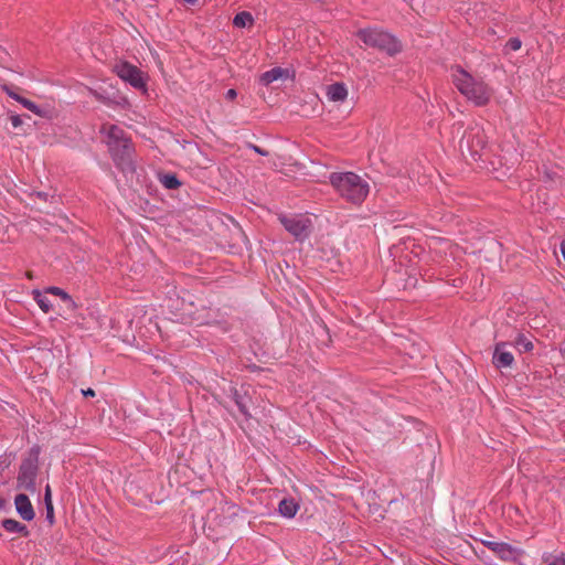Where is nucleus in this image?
<instances>
[{
  "mask_svg": "<svg viewBox=\"0 0 565 565\" xmlns=\"http://www.w3.org/2000/svg\"><path fill=\"white\" fill-rule=\"evenodd\" d=\"M102 131L107 136L106 143L117 168L124 173L134 172V147L126 131L116 125H104Z\"/></svg>",
  "mask_w": 565,
  "mask_h": 565,
  "instance_id": "obj_1",
  "label": "nucleus"
},
{
  "mask_svg": "<svg viewBox=\"0 0 565 565\" xmlns=\"http://www.w3.org/2000/svg\"><path fill=\"white\" fill-rule=\"evenodd\" d=\"M329 181L342 199L355 205H361L370 193L369 182L354 172H332Z\"/></svg>",
  "mask_w": 565,
  "mask_h": 565,
  "instance_id": "obj_2",
  "label": "nucleus"
},
{
  "mask_svg": "<svg viewBox=\"0 0 565 565\" xmlns=\"http://www.w3.org/2000/svg\"><path fill=\"white\" fill-rule=\"evenodd\" d=\"M452 81L458 90L477 106L488 104L491 98V89L482 81L475 79L461 68L454 72Z\"/></svg>",
  "mask_w": 565,
  "mask_h": 565,
  "instance_id": "obj_3",
  "label": "nucleus"
},
{
  "mask_svg": "<svg viewBox=\"0 0 565 565\" xmlns=\"http://www.w3.org/2000/svg\"><path fill=\"white\" fill-rule=\"evenodd\" d=\"M356 35L365 45L385 52L390 56H394L402 51V44L397 38L382 29H361Z\"/></svg>",
  "mask_w": 565,
  "mask_h": 565,
  "instance_id": "obj_4",
  "label": "nucleus"
},
{
  "mask_svg": "<svg viewBox=\"0 0 565 565\" xmlns=\"http://www.w3.org/2000/svg\"><path fill=\"white\" fill-rule=\"evenodd\" d=\"M39 471V449L32 448L26 458L20 465L17 478L18 489H23L31 493L36 491L35 479Z\"/></svg>",
  "mask_w": 565,
  "mask_h": 565,
  "instance_id": "obj_5",
  "label": "nucleus"
},
{
  "mask_svg": "<svg viewBox=\"0 0 565 565\" xmlns=\"http://www.w3.org/2000/svg\"><path fill=\"white\" fill-rule=\"evenodd\" d=\"M279 221L297 241H305L311 234L312 223L309 217L302 215H281Z\"/></svg>",
  "mask_w": 565,
  "mask_h": 565,
  "instance_id": "obj_6",
  "label": "nucleus"
},
{
  "mask_svg": "<svg viewBox=\"0 0 565 565\" xmlns=\"http://www.w3.org/2000/svg\"><path fill=\"white\" fill-rule=\"evenodd\" d=\"M486 143L487 140L483 130L480 127L475 126L466 130L459 142V147L462 152L467 149L471 157L476 158L477 156H480V151L484 148Z\"/></svg>",
  "mask_w": 565,
  "mask_h": 565,
  "instance_id": "obj_7",
  "label": "nucleus"
},
{
  "mask_svg": "<svg viewBox=\"0 0 565 565\" xmlns=\"http://www.w3.org/2000/svg\"><path fill=\"white\" fill-rule=\"evenodd\" d=\"M114 71L122 81L129 83L134 88H146L143 73L137 66L128 62H119L114 66Z\"/></svg>",
  "mask_w": 565,
  "mask_h": 565,
  "instance_id": "obj_8",
  "label": "nucleus"
},
{
  "mask_svg": "<svg viewBox=\"0 0 565 565\" xmlns=\"http://www.w3.org/2000/svg\"><path fill=\"white\" fill-rule=\"evenodd\" d=\"M482 544L492 551L501 561L511 562L523 555V551L505 542L482 540Z\"/></svg>",
  "mask_w": 565,
  "mask_h": 565,
  "instance_id": "obj_9",
  "label": "nucleus"
},
{
  "mask_svg": "<svg viewBox=\"0 0 565 565\" xmlns=\"http://www.w3.org/2000/svg\"><path fill=\"white\" fill-rule=\"evenodd\" d=\"M505 347V342H499L494 348L492 362L498 369L510 367L514 362L513 354L510 351H507Z\"/></svg>",
  "mask_w": 565,
  "mask_h": 565,
  "instance_id": "obj_10",
  "label": "nucleus"
},
{
  "mask_svg": "<svg viewBox=\"0 0 565 565\" xmlns=\"http://www.w3.org/2000/svg\"><path fill=\"white\" fill-rule=\"evenodd\" d=\"M17 512L24 521H32L35 516L34 509L29 497L24 493H20L14 499Z\"/></svg>",
  "mask_w": 565,
  "mask_h": 565,
  "instance_id": "obj_11",
  "label": "nucleus"
},
{
  "mask_svg": "<svg viewBox=\"0 0 565 565\" xmlns=\"http://www.w3.org/2000/svg\"><path fill=\"white\" fill-rule=\"evenodd\" d=\"M327 97L331 102H343L348 97V89L343 83H334L327 87Z\"/></svg>",
  "mask_w": 565,
  "mask_h": 565,
  "instance_id": "obj_12",
  "label": "nucleus"
},
{
  "mask_svg": "<svg viewBox=\"0 0 565 565\" xmlns=\"http://www.w3.org/2000/svg\"><path fill=\"white\" fill-rule=\"evenodd\" d=\"M299 505L292 498H284L278 504L280 515L291 519L298 512Z\"/></svg>",
  "mask_w": 565,
  "mask_h": 565,
  "instance_id": "obj_13",
  "label": "nucleus"
},
{
  "mask_svg": "<svg viewBox=\"0 0 565 565\" xmlns=\"http://www.w3.org/2000/svg\"><path fill=\"white\" fill-rule=\"evenodd\" d=\"M286 77H288L287 70H284L281 67H274V68L263 73L259 81L264 85H269V84L274 83L275 81H278L280 78H286Z\"/></svg>",
  "mask_w": 565,
  "mask_h": 565,
  "instance_id": "obj_14",
  "label": "nucleus"
},
{
  "mask_svg": "<svg viewBox=\"0 0 565 565\" xmlns=\"http://www.w3.org/2000/svg\"><path fill=\"white\" fill-rule=\"evenodd\" d=\"M2 527L7 532L19 533V534H21L24 537L29 536V534H30L28 527L23 523H20L19 521L13 520V519H6V520H3L2 521Z\"/></svg>",
  "mask_w": 565,
  "mask_h": 565,
  "instance_id": "obj_15",
  "label": "nucleus"
},
{
  "mask_svg": "<svg viewBox=\"0 0 565 565\" xmlns=\"http://www.w3.org/2000/svg\"><path fill=\"white\" fill-rule=\"evenodd\" d=\"M542 563L544 565H565L564 552H544L542 554Z\"/></svg>",
  "mask_w": 565,
  "mask_h": 565,
  "instance_id": "obj_16",
  "label": "nucleus"
},
{
  "mask_svg": "<svg viewBox=\"0 0 565 565\" xmlns=\"http://www.w3.org/2000/svg\"><path fill=\"white\" fill-rule=\"evenodd\" d=\"M46 292L61 297L62 300L66 303V308L68 310H75L76 309L75 301L72 299V297L64 289H62L60 287H49L46 289Z\"/></svg>",
  "mask_w": 565,
  "mask_h": 565,
  "instance_id": "obj_17",
  "label": "nucleus"
},
{
  "mask_svg": "<svg viewBox=\"0 0 565 565\" xmlns=\"http://www.w3.org/2000/svg\"><path fill=\"white\" fill-rule=\"evenodd\" d=\"M253 15L247 11H242L234 17L233 24L236 28H245L253 25Z\"/></svg>",
  "mask_w": 565,
  "mask_h": 565,
  "instance_id": "obj_18",
  "label": "nucleus"
},
{
  "mask_svg": "<svg viewBox=\"0 0 565 565\" xmlns=\"http://www.w3.org/2000/svg\"><path fill=\"white\" fill-rule=\"evenodd\" d=\"M160 182L166 189L174 190L178 189L181 185V182L174 174H163L160 177Z\"/></svg>",
  "mask_w": 565,
  "mask_h": 565,
  "instance_id": "obj_19",
  "label": "nucleus"
},
{
  "mask_svg": "<svg viewBox=\"0 0 565 565\" xmlns=\"http://www.w3.org/2000/svg\"><path fill=\"white\" fill-rule=\"evenodd\" d=\"M33 296H34V300L36 301L39 307L43 310V312L47 313L52 308V303L49 300V298L39 290H34Z\"/></svg>",
  "mask_w": 565,
  "mask_h": 565,
  "instance_id": "obj_20",
  "label": "nucleus"
},
{
  "mask_svg": "<svg viewBox=\"0 0 565 565\" xmlns=\"http://www.w3.org/2000/svg\"><path fill=\"white\" fill-rule=\"evenodd\" d=\"M15 100L19 102L20 104H22L26 109L31 110L32 113L38 114V115L41 114L40 107L32 100L26 99L24 97H15Z\"/></svg>",
  "mask_w": 565,
  "mask_h": 565,
  "instance_id": "obj_21",
  "label": "nucleus"
},
{
  "mask_svg": "<svg viewBox=\"0 0 565 565\" xmlns=\"http://www.w3.org/2000/svg\"><path fill=\"white\" fill-rule=\"evenodd\" d=\"M522 46V41L519 39V38H511L508 40V42L505 43V46H504V50L507 52H515V51H519Z\"/></svg>",
  "mask_w": 565,
  "mask_h": 565,
  "instance_id": "obj_22",
  "label": "nucleus"
},
{
  "mask_svg": "<svg viewBox=\"0 0 565 565\" xmlns=\"http://www.w3.org/2000/svg\"><path fill=\"white\" fill-rule=\"evenodd\" d=\"M234 401H235V404L237 405L239 412L245 415V416H248V411H247V406L246 404L244 403V397L241 396L237 392H235L234 394Z\"/></svg>",
  "mask_w": 565,
  "mask_h": 565,
  "instance_id": "obj_23",
  "label": "nucleus"
},
{
  "mask_svg": "<svg viewBox=\"0 0 565 565\" xmlns=\"http://www.w3.org/2000/svg\"><path fill=\"white\" fill-rule=\"evenodd\" d=\"M516 344L525 352H529L533 349V343L523 337L518 339Z\"/></svg>",
  "mask_w": 565,
  "mask_h": 565,
  "instance_id": "obj_24",
  "label": "nucleus"
},
{
  "mask_svg": "<svg viewBox=\"0 0 565 565\" xmlns=\"http://www.w3.org/2000/svg\"><path fill=\"white\" fill-rule=\"evenodd\" d=\"M90 94L99 102L106 104V105H110V99L106 96H104L103 94L98 93L97 90H93L90 89L89 90Z\"/></svg>",
  "mask_w": 565,
  "mask_h": 565,
  "instance_id": "obj_25",
  "label": "nucleus"
},
{
  "mask_svg": "<svg viewBox=\"0 0 565 565\" xmlns=\"http://www.w3.org/2000/svg\"><path fill=\"white\" fill-rule=\"evenodd\" d=\"M44 502H45V505L52 504V492H51V487L49 484L45 487Z\"/></svg>",
  "mask_w": 565,
  "mask_h": 565,
  "instance_id": "obj_26",
  "label": "nucleus"
},
{
  "mask_svg": "<svg viewBox=\"0 0 565 565\" xmlns=\"http://www.w3.org/2000/svg\"><path fill=\"white\" fill-rule=\"evenodd\" d=\"M46 507V518L50 520V522H53V504L45 505Z\"/></svg>",
  "mask_w": 565,
  "mask_h": 565,
  "instance_id": "obj_27",
  "label": "nucleus"
},
{
  "mask_svg": "<svg viewBox=\"0 0 565 565\" xmlns=\"http://www.w3.org/2000/svg\"><path fill=\"white\" fill-rule=\"evenodd\" d=\"M11 124L14 128H17L22 125V119L19 116H12Z\"/></svg>",
  "mask_w": 565,
  "mask_h": 565,
  "instance_id": "obj_28",
  "label": "nucleus"
},
{
  "mask_svg": "<svg viewBox=\"0 0 565 565\" xmlns=\"http://www.w3.org/2000/svg\"><path fill=\"white\" fill-rule=\"evenodd\" d=\"M236 96H237V92H236L234 88L228 89V90L226 92V95H225V97H226L227 99H230V100H232V99L236 98Z\"/></svg>",
  "mask_w": 565,
  "mask_h": 565,
  "instance_id": "obj_29",
  "label": "nucleus"
},
{
  "mask_svg": "<svg viewBox=\"0 0 565 565\" xmlns=\"http://www.w3.org/2000/svg\"><path fill=\"white\" fill-rule=\"evenodd\" d=\"M82 393L84 396H90V397L95 396V391L93 388L83 390Z\"/></svg>",
  "mask_w": 565,
  "mask_h": 565,
  "instance_id": "obj_30",
  "label": "nucleus"
},
{
  "mask_svg": "<svg viewBox=\"0 0 565 565\" xmlns=\"http://www.w3.org/2000/svg\"><path fill=\"white\" fill-rule=\"evenodd\" d=\"M253 149H254L257 153H259V154H262V156H267V154H268V152H267V151L263 150L262 148H259V147H257V146H253Z\"/></svg>",
  "mask_w": 565,
  "mask_h": 565,
  "instance_id": "obj_31",
  "label": "nucleus"
},
{
  "mask_svg": "<svg viewBox=\"0 0 565 565\" xmlns=\"http://www.w3.org/2000/svg\"><path fill=\"white\" fill-rule=\"evenodd\" d=\"M561 253L563 255V258L565 260V239L561 242Z\"/></svg>",
  "mask_w": 565,
  "mask_h": 565,
  "instance_id": "obj_32",
  "label": "nucleus"
},
{
  "mask_svg": "<svg viewBox=\"0 0 565 565\" xmlns=\"http://www.w3.org/2000/svg\"><path fill=\"white\" fill-rule=\"evenodd\" d=\"M183 1L190 6H194L198 2V0H183Z\"/></svg>",
  "mask_w": 565,
  "mask_h": 565,
  "instance_id": "obj_33",
  "label": "nucleus"
},
{
  "mask_svg": "<svg viewBox=\"0 0 565 565\" xmlns=\"http://www.w3.org/2000/svg\"><path fill=\"white\" fill-rule=\"evenodd\" d=\"M8 94H9L12 98H14V99H15V97H20L19 95L13 94V93H11V92H8Z\"/></svg>",
  "mask_w": 565,
  "mask_h": 565,
  "instance_id": "obj_34",
  "label": "nucleus"
},
{
  "mask_svg": "<svg viewBox=\"0 0 565 565\" xmlns=\"http://www.w3.org/2000/svg\"><path fill=\"white\" fill-rule=\"evenodd\" d=\"M4 507V500L0 497V509Z\"/></svg>",
  "mask_w": 565,
  "mask_h": 565,
  "instance_id": "obj_35",
  "label": "nucleus"
}]
</instances>
